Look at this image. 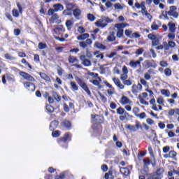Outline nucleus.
Masks as SVG:
<instances>
[{
	"instance_id": "nucleus-1",
	"label": "nucleus",
	"mask_w": 179,
	"mask_h": 179,
	"mask_svg": "<svg viewBox=\"0 0 179 179\" xmlns=\"http://www.w3.org/2000/svg\"><path fill=\"white\" fill-rule=\"evenodd\" d=\"M114 22L113 20H111L108 17H103L102 19L99 20L95 22L96 26L97 27H101V29H104V27H107V23H113Z\"/></svg>"
},
{
	"instance_id": "nucleus-2",
	"label": "nucleus",
	"mask_w": 179,
	"mask_h": 179,
	"mask_svg": "<svg viewBox=\"0 0 179 179\" xmlns=\"http://www.w3.org/2000/svg\"><path fill=\"white\" fill-rule=\"evenodd\" d=\"M76 80L79 86H80V87L87 92L88 96H92V92H90V90H89V87H87V85H86V83H85L83 80L80 79L79 77H76Z\"/></svg>"
},
{
	"instance_id": "nucleus-3",
	"label": "nucleus",
	"mask_w": 179,
	"mask_h": 179,
	"mask_svg": "<svg viewBox=\"0 0 179 179\" xmlns=\"http://www.w3.org/2000/svg\"><path fill=\"white\" fill-rule=\"evenodd\" d=\"M48 16H52V22L57 23L59 24L61 23V20H59V15L54 12V9L50 8L48 11Z\"/></svg>"
},
{
	"instance_id": "nucleus-4",
	"label": "nucleus",
	"mask_w": 179,
	"mask_h": 179,
	"mask_svg": "<svg viewBox=\"0 0 179 179\" xmlns=\"http://www.w3.org/2000/svg\"><path fill=\"white\" fill-rule=\"evenodd\" d=\"M19 75L25 79L26 80H29V82H34L36 80L31 76L30 74L24 72V71H20Z\"/></svg>"
},
{
	"instance_id": "nucleus-5",
	"label": "nucleus",
	"mask_w": 179,
	"mask_h": 179,
	"mask_svg": "<svg viewBox=\"0 0 179 179\" xmlns=\"http://www.w3.org/2000/svg\"><path fill=\"white\" fill-rule=\"evenodd\" d=\"M142 92V84L138 83L134 84L131 87V92L134 94H138V93H141Z\"/></svg>"
},
{
	"instance_id": "nucleus-6",
	"label": "nucleus",
	"mask_w": 179,
	"mask_h": 179,
	"mask_svg": "<svg viewBox=\"0 0 179 179\" xmlns=\"http://www.w3.org/2000/svg\"><path fill=\"white\" fill-rule=\"evenodd\" d=\"M80 59L82 61V64L84 65V66H92V62L87 59L85 55H80Z\"/></svg>"
},
{
	"instance_id": "nucleus-7",
	"label": "nucleus",
	"mask_w": 179,
	"mask_h": 179,
	"mask_svg": "<svg viewBox=\"0 0 179 179\" xmlns=\"http://www.w3.org/2000/svg\"><path fill=\"white\" fill-rule=\"evenodd\" d=\"M24 87L28 90L29 92H34L36 90V85L30 82H26L24 83Z\"/></svg>"
},
{
	"instance_id": "nucleus-8",
	"label": "nucleus",
	"mask_w": 179,
	"mask_h": 179,
	"mask_svg": "<svg viewBox=\"0 0 179 179\" xmlns=\"http://www.w3.org/2000/svg\"><path fill=\"white\" fill-rule=\"evenodd\" d=\"M113 80L120 90H124L125 89V86L121 83V81L118 78H113Z\"/></svg>"
},
{
	"instance_id": "nucleus-9",
	"label": "nucleus",
	"mask_w": 179,
	"mask_h": 179,
	"mask_svg": "<svg viewBox=\"0 0 179 179\" xmlns=\"http://www.w3.org/2000/svg\"><path fill=\"white\" fill-rule=\"evenodd\" d=\"M91 117L94 122H96V124H101L103 122V117L99 115H92Z\"/></svg>"
},
{
	"instance_id": "nucleus-10",
	"label": "nucleus",
	"mask_w": 179,
	"mask_h": 179,
	"mask_svg": "<svg viewBox=\"0 0 179 179\" xmlns=\"http://www.w3.org/2000/svg\"><path fill=\"white\" fill-rule=\"evenodd\" d=\"M119 119L120 120V121H125V120H131L132 119V115H129V113H128V112L125 110L122 115H120L119 117Z\"/></svg>"
},
{
	"instance_id": "nucleus-11",
	"label": "nucleus",
	"mask_w": 179,
	"mask_h": 179,
	"mask_svg": "<svg viewBox=\"0 0 179 179\" xmlns=\"http://www.w3.org/2000/svg\"><path fill=\"white\" fill-rule=\"evenodd\" d=\"M71 139V134L67 133L64 135V136L58 141L59 145H62V143H66V141Z\"/></svg>"
},
{
	"instance_id": "nucleus-12",
	"label": "nucleus",
	"mask_w": 179,
	"mask_h": 179,
	"mask_svg": "<svg viewBox=\"0 0 179 179\" xmlns=\"http://www.w3.org/2000/svg\"><path fill=\"white\" fill-rule=\"evenodd\" d=\"M129 66H131V68H134V69H136V68H138V66H139V68H141L142 66L141 65V62L140 61H131L129 62Z\"/></svg>"
},
{
	"instance_id": "nucleus-13",
	"label": "nucleus",
	"mask_w": 179,
	"mask_h": 179,
	"mask_svg": "<svg viewBox=\"0 0 179 179\" xmlns=\"http://www.w3.org/2000/svg\"><path fill=\"white\" fill-rule=\"evenodd\" d=\"M115 29H120L122 30H124L125 27H129V24L127 22H122V23H117L115 24Z\"/></svg>"
},
{
	"instance_id": "nucleus-14",
	"label": "nucleus",
	"mask_w": 179,
	"mask_h": 179,
	"mask_svg": "<svg viewBox=\"0 0 179 179\" xmlns=\"http://www.w3.org/2000/svg\"><path fill=\"white\" fill-rule=\"evenodd\" d=\"M120 103L122 104V106H127L128 104H131L132 101H131L128 97L122 96L120 99Z\"/></svg>"
},
{
	"instance_id": "nucleus-15",
	"label": "nucleus",
	"mask_w": 179,
	"mask_h": 179,
	"mask_svg": "<svg viewBox=\"0 0 179 179\" xmlns=\"http://www.w3.org/2000/svg\"><path fill=\"white\" fill-rule=\"evenodd\" d=\"M73 15L76 19H79V16L82 15V10L78 8H73Z\"/></svg>"
},
{
	"instance_id": "nucleus-16",
	"label": "nucleus",
	"mask_w": 179,
	"mask_h": 179,
	"mask_svg": "<svg viewBox=\"0 0 179 179\" xmlns=\"http://www.w3.org/2000/svg\"><path fill=\"white\" fill-rule=\"evenodd\" d=\"M53 10L54 12H61V10H64V6L61 3H56L53 6Z\"/></svg>"
},
{
	"instance_id": "nucleus-17",
	"label": "nucleus",
	"mask_w": 179,
	"mask_h": 179,
	"mask_svg": "<svg viewBox=\"0 0 179 179\" xmlns=\"http://www.w3.org/2000/svg\"><path fill=\"white\" fill-rule=\"evenodd\" d=\"M94 47H95L96 48H98V50H107V46L103 45V43H100V42H95V43L94 44Z\"/></svg>"
},
{
	"instance_id": "nucleus-18",
	"label": "nucleus",
	"mask_w": 179,
	"mask_h": 179,
	"mask_svg": "<svg viewBox=\"0 0 179 179\" xmlns=\"http://www.w3.org/2000/svg\"><path fill=\"white\" fill-rule=\"evenodd\" d=\"M62 127L66 128V129H71V128L72 127V124H71V122H69V120H64L62 122Z\"/></svg>"
},
{
	"instance_id": "nucleus-19",
	"label": "nucleus",
	"mask_w": 179,
	"mask_h": 179,
	"mask_svg": "<svg viewBox=\"0 0 179 179\" xmlns=\"http://www.w3.org/2000/svg\"><path fill=\"white\" fill-rule=\"evenodd\" d=\"M150 104L152 106V110L154 111H159V108L156 105V99H155V98H152L150 100Z\"/></svg>"
},
{
	"instance_id": "nucleus-20",
	"label": "nucleus",
	"mask_w": 179,
	"mask_h": 179,
	"mask_svg": "<svg viewBox=\"0 0 179 179\" xmlns=\"http://www.w3.org/2000/svg\"><path fill=\"white\" fill-rule=\"evenodd\" d=\"M89 36V34H80V35L77 36V40H78V41H83L84 40H87Z\"/></svg>"
},
{
	"instance_id": "nucleus-21",
	"label": "nucleus",
	"mask_w": 179,
	"mask_h": 179,
	"mask_svg": "<svg viewBox=\"0 0 179 179\" xmlns=\"http://www.w3.org/2000/svg\"><path fill=\"white\" fill-rule=\"evenodd\" d=\"M107 40L110 43L115 41V33L114 31L110 32V34L107 36Z\"/></svg>"
},
{
	"instance_id": "nucleus-22",
	"label": "nucleus",
	"mask_w": 179,
	"mask_h": 179,
	"mask_svg": "<svg viewBox=\"0 0 179 179\" xmlns=\"http://www.w3.org/2000/svg\"><path fill=\"white\" fill-rule=\"evenodd\" d=\"M157 177H160V179L163 177V174H164V169L159 168L157 170L155 173H154Z\"/></svg>"
},
{
	"instance_id": "nucleus-23",
	"label": "nucleus",
	"mask_w": 179,
	"mask_h": 179,
	"mask_svg": "<svg viewBox=\"0 0 179 179\" xmlns=\"http://www.w3.org/2000/svg\"><path fill=\"white\" fill-rule=\"evenodd\" d=\"M39 76H41V79L45 80V82H51V78L47 74L44 73H39Z\"/></svg>"
},
{
	"instance_id": "nucleus-24",
	"label": "nucleus",
	"mask_w": 179,
	"mask_h": 179,
	"mask_svg": "<svg viewBox=\"0 0 179 179\" xmlns=\"http://www.w3.org/2000/svg\"><path fill=\"white\" fill-rule=\"evenodd\" d=\"M115 10H122L125 8L124 5H121L120 3H116L113 5Z\"/></svg>"
},
{
	"instance_id": "nucleus-25",
	"label": "nucleus",
	"mask_w": 179,
	"mask_h": 179,
	"mask_svg": "<svg viewBox=\"0 0 179 179\" xmlns=\"http://www.w3.org/2000/svg\"><path fill=\"white\" fill-rule=\"evenodd\" d=\"M177 10V7L176 6H171L169 7V10L167 12V15L169 16H171L173 13H174Z\"/></svg>"
},
{
	"instance_id": "nucleus-26",
	"label": "nucleus",
	"mask_w": 179,
	"mask_h": 179,
	"mask_svg": "<svg viewBox=\"0 0 179 179\" xmlns=\"http://www.w3.org/2000/svg\"><path fill=\"white\" fill-rule=\"evenodd\" d=\"M169 28V31L171 33H176V24L173 22H169L168 24Z\"/></svg>"
},
{
	"instance_id": "nucleus-27",
	"label": "nucleus",
	"mask_w": 179,
	"mask_h": 179,
	"mask_svg": "<svg viewBox=\"0 0 179 179\" xmlns=\"http://www.w3.org/2000/svg\"><path fill=\"white\" fill-rule=\"evenodd\" d=\"M70 85L71 86V90H73V92H78V90H79V87H78L76 83L71 81L70 82Z\"/></svg>"
},
{
	"instance_id": "nucleus-28",
	"label": "nucleus",
	"mask_w": 179,
	"mask_h": 179,
	"mask_svg": "<svg viewBox=\"0 0 179 179\" xmlns=\"http://www.w3.org/2000/svg\"><path fill=\"white\" fill-rule=\"evenodd\" d=\"M94 55L96 57V58H99V59H103L104 58V54L101 53L100 51H95L94 52Z\"/></svg>"
},
{
	"instance_id": "nucleus-29",
	"label": "nucleus",
	"mask_w": 179,
	"mask_h": 179,
	"mask_svg": "<svg viewBox=\"0 0 179 179\" xmlns=\"http://www.w3.org/2000/svg\"><path fill=\"white\" fill-rule=\"evenodd\" d=\"M57 127H58V122H57L56 120L52 122L50 124V131H54V129H55Z\"/></svg>"
},
{
	"instance_id": "nucleus-30",
	"label": "nucleus",
	"mask_w": 179,
	"mask_h": 179,
	"mask_svg": "<svg viewBox=\"0 0 179 179\" xmlns=\"http://www.w3.org/2000/svg\"><path fill=\"white\" fill-rule=\"evenodd\" d=\"M66 26L68 30H71V28L72 27V26H73V20H68L66 22Z\"/></svg>"
},
{
	"instance_id": "nucleus-31",
	"label": "nucleus",
	"mask_w": 179,
	"mask_h": 179,
	"mask_svg": "<svg viewBox=\"0 0 179 179\" xmlns=\"http://www.w3.org/2000/svg\"><path fill=\"white\" fill-rule=\"evenodd\" d=\"M4 57L6 58V59H8L9 61H15L16 59V57L12 56L9 53L5 54Z\"/></svg>"
},
{
	"instance_id": "nucleus-32",
	"label": "nucleus",
	"mask_w": 179,
	"mask_h": 179,
	"mask_svg": "<svg viewBox=\"0 0 179 179\" xmlns=\"http://www.w3.org/2000/svg\"><path fill=\"white\" fill-rule=\"evenodd\" d=\"M120 173L123 174V176H128L129 174V169L127 168H121Z\"/></svg>"
},
{
	"instance_id": "nucleus-33",
	"label": "nucleus",
	"mask_w": 179,
	"mask_h": 179,
	"mask_svg": "<svg viewBox=\"0 0 179 179\" xmlns=\"http://www.w3.org/2000/svg\"><path fill=\"white\" fill-rule=\"evenodd\" d=\"M79 60L78 59L77 57H73V56H69V62L70 64H74V62H78Z\"/></svg>"
},
{
	"instance_id": "nucleus-34",
	"label": "nucleus",
	"mask_w": 179,
	"mask_h": 179,
	"mask_svg": "<svg viewBox=\"0 0 179 179\" xmlns=\"http://www.w3.org/2000/svg\"><path fill=\"white\" fill-rule=\"evenodd\" d=\"M161 94L165 96V97H170V91L169 90H162Z\"/></svg>"
},
{
	"instance_id": "nucleus-35",
	"label": "nucleus",
	"mask_w": 179,
	"mask_h": 179,
	"mask_svg": "<svg viewBox=\"0 0 179 179\" xmlns=\"http://www.w3.org/2000/svg\"><path fill=\"white\" fill-rule=\"evenodd\" d=\"M157 103L159 104V106H163L164 104V98H163V96H159L157 99Z\"/></svg>"
},
{
	"instance_id": "nucleus-36",
	"label": "nucleus",
	"mask_w": 179,
	"mask_h": 179,
	"mask_svg": "<svg viewBox=\"0 0 179 179\" xmlns=\"http://www.w3.org/2000/svg\"><path fill=\"white\" fill-rule=\"evenodd\" d=\"M117 37L118 38H121V37H122V36H124V29H117Z\"/></svg>"
},
{
	"instance_id": "nucleus-37",
	"label": "nucleus",
	"mask_w": 179,
	"mask_h": 179,
	"mask_svg": "<svg viewBox=\"0 0 179 179\" xmlns=\"http://www.w3.org/2000/svg\"><path fill=\"white\" fill-rule=\"evenodd\" d=\"M134 5H135V6H136V8L137 9H142L143 7H145V2L143 1V2H141V3L136 2V3H135Z\"/></svg>"
},
{
	"instance_id": "nucleus-38",
	"label": "nucleus",
	"mask_w": 179,
	"mask_h": 179,
	"mask_svg": "<svg viewBox=\"0 0 179 179\" xmlns=\"http://www.w3.org/2000/svg\"><path fill=\"white\" fill-rule=\"evenodd\" d=\"M138 97H139L141 104H143V106H149V102L146 101V100L142 98L141 95H139Z\"/></svg>"
},
{
	"instance_id": "nucleus-39",
	"label": "nucleus",
	"mask_w": 179,
	"mask_h": 179,
	"mask_svg": "<svg viewBox=\"0 0 179 179\" xmlns=\"http://www.w3.org/2000/svg\"><path fill=\"white\" fill-rule=\"evenodd\" d=\"M144 51H145V50H143V48H141L136 50V51L135 52V54L138 57L139 55H142L143 54Z\"/></svg>"
},
{
	"instance_id": "nucleus-40",
	"label": "nucleus",
	"mask_w": 179,
	"mask_h": 179,
	"mask_svg": "<svg viewBox=\"0 0 179 179\" xmlns=\"http://www.w3.org/2000/svg\"><path fill=\"white\" fill-rule=\"evenodd\" d=\"M152 44L153 47L158 46L159 44H160V40L155 38V40L152 41Z\"/></svg>"
},
{
	"instance_id": "nucleus-41",
	"label": "nucleus",
	"mask_w": 179,
	"mask_h": 179,
	"mask_svg": "<svg viewBox=\"0 0 179 179\" xmlns=\"http://www.w3.org/2000/svg\"><path fill=\"white\" fill-rule=\"evenodd\" d=\"M141 37V35L138 32H134L131 34V35L129 36V38H139Z\"/></svg>"
},
{
	"instance_id": "nucleus-42",
	"label": "nucleus",
	"mask_w": 179,
	"mask_h": 179,
	"mask_svg": "<svg viewBox=\"0 0 179 179\" xmlns=\"http://www.w3.org/2000/svg\"><path fill=\"white\" fill-rule=\"evenodd\" d=\"M124 111H125V109H124V108L119 107L117 109V114H118L119 115H122Z\"/></svg>"
},
{
	"instance_id": "nucleus-43",
	"label": "nucleus",
	"mask_w": 179,
	"mask_h": 179,
	"mask_svg": "<svg viewBox=\"0 0 179 179\" xmlns=\"http://www.w3.org/2000/svg\"><path fill=\"white\" fill-rule=\"evenodd\" d=\"M87 19L90 20V22H94V20H96V17L92 14H88Z\"/></svg>"
},
{
	"instance_id": "nucleus-44",
	"label": "nucleus",
	"mask_w": 179,
	"mask_h": 179,
	"mask_svg": "<svg viewBox=\"0 0 179 179\" xmlns=\"http://www.w3.org/2000/svg\"><path fill=\"white\" fill-rule=\"evenodd\" d=\"M38 48L39 50H45V48H47V44L40 42L38 43Z\"/></svg>"
},
{
	"instance_id": "nucleus-45",
	"label": "nucleus",
	"mask_w": 179,
	"mask_h": 179,
	"mask_svg": "<svg viewBox=\"0 0 179 179\" xmlns=\"http://www.w3.org/2000/svg\"><path fill=\"white\" fill-rule=\"evenodd\" d=\"M164 74L166 75V76H171V69L167 68L165 69L164 70Z\"/></svg>"
},
{
	"instance_id": "nucleus-46",
	"label": "nucleus",
	"mask_w": 179,
	"mask_h": 179,
	"mask_svg": "<svg viewBox=\"0 0 179 179\" xmlns=\"http://www.w3.org/2000/svg\"><path fill=\"white\" fill-rule=\"evenodd\" d=\"M77 31L80 34H83V33H85V31H86V30L85 29V28L83 27H78Z\"/></svg>"
},
{
	"instance_id": "nucleus-47",
	"label": "nucleus",
	"mask_w": 179,
	"mask_h": 179,
	"mask_svg": "<svg viewBox=\"0 0 179 179\" xmlns=\"http://www.w3.org/2000/svg\"><path fill=\"white\" fill-rule=\"evenodd\" d=\"M53 97L56 101H61V96L57 95V92H53Z\"/></svg>"
},
{
	"instance_id": "nucleus-48",
	"label": "nucleus",
	"mask_w": 179,
	"mask_h": 179,
	"mask_svg": "<svg viewBox=\"0 0 179 179\" xmlns=\"http://www.w3.org/2000/svg\"><path fill=\"white\" fill-rule=\"evenodd\" d=\"M169 156L171 159H174V157H176V156H177V152H176V151H170L169 153Z\"/></svg>"
},
{
	"instance_id": "nucleus-49",
	"label": "nucleus",
	"mask_w": 179,
	"mask_h": 179,
	"mask_svg": "<svg viewBox=\"0 0 179 179\" xmlns=\"http://www.w3.org/2000/svg\"><path fill=\"white\" fill-rule=\"evenodd\" d=\"M127 129H129L130 131H133V132H135L136 131V127L128 124L127 127Z\"/></svg>"
},
{
	"instance_id": "nucleus-50",
	"label": "nucleus",
	"mask_w": 179,
	"mask_h": 179,
	"mask_svg": "<svg viewBox=\"0 0 179 179\" xmlns=\"http://www.w3.org/2000/svg\"><path fill=\"white\" fill-rule=\"evenodd\" d=\"M168 38L169 40H174L176 38V34H174V32L168 34Z\"/></svg>"
},
{
	"instance_id": "nucleus-51",
	"label": "nucleus",
	"mask_w": 179,
	"mask_h": 179,
	"mask_svg": "<svg viewBox=\"0 0 179 179\" xmlns=\"http://www.w3.org/2000/svg\"><path fill=\"white\" fill-rule=\"evenodd\" d=\"M120 79L122 82H124V80H127V79H128V74L127 73L121 74Z\"/></svg>"
},
{
	"instance_id": "nucleus-52",
	"label": "nucleus",
	"mask_w": 179,
	"mask_h": 179,
	"mask_svg": "<svg viewBox=\"0 0 179 179\" xmlns=\"http://www.w3.org/2000/svg\"><path fill=\"white\" fill-rule=\"evenodd\" d=\"M105 6L108 9H110V8H112L113 6V3L110 1L108 0L106 3H105Z\"/></svg>"
},
{
	"instance_id": "nucleus-53",
	"label": "nucleus",
	"mask_w": 179,
	"mask_h": 179,
	"mask_svg": "<svg viewBox=\"0 0 179 179\" xmlns=\"http://www.w3.org/2000/svg\"><path fill=\"white\" fill-rule=\"evenodd\" d=\"M53 138H58L59 135H61V132L59 131H55L52 133Z\"/></svg>"
},
{
	"instance_id": "nucleus-54",
	"label": "nucleus",
	"mask_w": 179,
	"mask_h": 179,
	"mask_svg": "<svg viewBox=\"0 0 179 179\" xmlns=\"http://www.w3.org/2000/svg\"><path fill=\"white\" fill-rule=\"evenodd\" d=\"M12 13L14 17H19V11L17 9H13Z\"/></svg>"
},
{
	"instance_id": "nucleus-55",
	"label": "nucleus",
	"mask_w": 179,
	"mask_h": 179,
	"mask_svg": "<svg viewBox=\"0 0 179 179\" xmlns=\"http://www.w3.org/2000/svg\"><path fill=\"white\" fill-rule=\"evenodd\" d=\"M123 84L125 85V86H131L132 85V81L131 80H124Z\"/></svg>"
},
{
	"instance_id": "nucleus-56",
	"label": "nucleus",
	"mask_w": 179,
	"mask_h": 179,
	"mask_svg": "<svg viewBox=\"0 0 179 179\" xmlns=\"http://www.w3.org/2000/svg\"><path fill=\"white\" fill-rule=\"evenodd\" d=\"M124 34L125 36H127V37H131V36H132V31L129 29H126L124 31Z\"/></svg>"
},
{
	"instance_id": "nucleus-57",
	"label": "nucleus",
	"mask_w": 179,
	"mask_h": 179,
	"mask_svg": "<svg viewBox=\"0 0 179 179\" xmlns=\"http://www.w3.org/2000/svg\"><path fill=\"white\" fill-rule=\"evenodd\" d=\"M87 58H92V57H93V53H92V52H90V50H89V49L86 50V56L85 57Z\"/></svg>"
},
{
	"instance_id": "nucleus-58",
	"label": "nucleus",
	"mask_w": 179,
	"mask_h": 179,
	"mask_svg": "<svg viewBox=\"0 0 179 179\" xmlns=\"http://www.w3.org/2000/svg\"><path fill=\"white\" fill-rule=\"evenodd\" d=\"M105 178L106 179H113V173L111 172L106 173L105 174Z\"/></svg>"
},
{
	"instance_id": "nucleus-59",
	"label": "nucleus",
	"mask_w": 179,
	"mask_h": 179,
	"mask_svg": "<svg viewBox=\"0 0 179 179\" xmlns=\"http://www.w3.org/2000/svg\"><path fill=\"white\" fill-rule=\"evenodd\" d=\"M147 179H160V177H157L154 173L148 176Z\"/></svg>"
},
{
	"instance_id": "nucleus-60",
	"label": "nucleus",
	"mask_w": 179,
	"mask_h": 179,
	"mask_svg": "<svg viewBox=\"0 0 179 179\" xmlns=\"http://www.w3.org/2000/svg\"><path fill=\"white\" fill-rule=\"evenodd\" d=\"M99 69L101 71V75H104L106 73V67H104V66L101 65L99 66Z\"/></svg>"
},
{
	"instance_id": "nucleus-61",
	"label": "nucleus",
	"mask_w": 179,
	"mask_h": 179,
	"mask_svg": "<svg viewBox=\"0 0 179 179\" xmlns=\"http://www.w3.org/2000/svg\"><path fill=\"white\" fill-rule=\"evenodd\" d=\"M79 45H80V47H81L83 49H85V48H86V47H87V44L86 43L85 41L80 42Z\"/></svg>"
},
{
	"instance_id": "nucleus-62",
	"label": "nucleus",
	"mask_w": 179,
	"mask_h": 179,
	"mask_svg": "<svg viewBox=\"0 0 179 179\" xmlns=\"http://www.w3.org/2000/svg\"><path fill=\"white\" fill-rule=\"evenodd\" d=\"M46 110H47V111H48V113H54V107H52L51 106H47Z\"/></svg>"
},
{
	"instance_id": "nucleus-63",
	"label": "nucleus",
	"mask_w": 179,
	"mask_h": 179,
	"mask_svg": "<svg viewBox=\"0 0 179 179\" xmlns=\"http://www.w3.org/2000/svg\"><path fill=\"white\" fill-rule=\"evenodd\" d=\"M133 113L136 117L138 115V113H139V108L138 107L133 108Z\"/></svg>"
},
{
	"instance_id": "nucleus-64",
	"label": "nucleus",
	"mask_w": 179,
	"mask_h": 179,
	"mask_svg": "<svg viewBox=\"0 0 179 179\" xmlns=\"http://www.w3.org/2000/svg\"><path fill=\"white\" fill-rule=\"evenodd\" d=\"M64 178H65V175H64V173H61L60 175L57 176L55 177V179H64Z\"/></svg>"
}]
</instances>
